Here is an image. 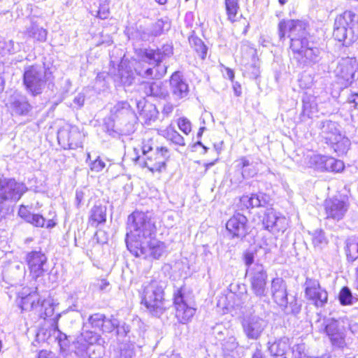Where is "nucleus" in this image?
<instances>
[{
	"instance_id": "79ce46f5",
	"label": "nucleus",
	"mask_w": 358,
	"mask_h": 358,
	"mask_svg": "<svg viewBox=\"0 0 358 358\" xmlns=\"http://www.w3.org/2000/svg\"><path fill=\"white\" fill-rule=\"evenodd\" d=\"M41 306V309H38V311H36L41 317L46 319L47 317H50L54 315L55 308L51 300H42Z\"/></svg>"
},
{
	"instance_id": "13d9d810",
	"label": "nucleus",
	"mask_w": 358,
	"mask_h": 358,
	"mask_svg": "<svg viewBox=\"0 0 358 358\" xmlns=\"http://www.w3.org/2000/svg\"><path fill=\"white\" fill-rule=\"evenodd\" d=\"M178 126L186 135L189 134L192 131L191 122L185 117H180L178 119Z\"/></svg>"
},
{
	"instance_id": "864d4df0",
	"label": "nucleus",
	"mask_w": 358,
	"mask_h": 358,
	"mask_svg": "<svg viewBox=\"0 0 358 358\" xmlns=\"http://www.w3.org/2000/svg\"><path fill=\"white\" fill-rule=\"evenodd\" d=\"M238 346V343L236 341V338L234 336H230L224 341L222 349L226 354L229 355L236 350Z\"/></svg>"
},
{
	"instance_id": "9d476101",
	"label": "nucleus",
	"mask_w": 358,
	"mask_h": 358,
	"mask_svg": "<svg viewBox=\"0 0 358 358\" xmlns=\"http://www.w3.org/2000/svg\"><path fill=\"white\" fill-rule=\"evenodd\" d=\"M291 50L294 59L301 67L312 66L318 63L322 58L321 50L314 46V43L310 41H306L305 44H301V47L299 46L296 50L291 49Z\"/></svg>"
},
{
	"instance_id": "774afa93",
	"label": "nucleus",
	"mask_w": 358,
	"mask_h": 358,
	"mask_svg": "<svg viewBox=\"0 0 358 358\" xmlns=\"http://www.w3.org/2000/svg\"><path fill=\"white\" fill-rule=\"evenodd\" d=\"M155 150L150 143V141H148L147 143H143L142 146V152L143 155L145 157V159H147V156L150 155L152 152H154Z\"/></svg>"
},
{
	"instance_id": "a211bd4d",
	"label": "nucleus",
	"mask_w": 358,
	"mask_h": 358,
	"mask_svg": "<svg viewBox=\"0 0 358 358\" xmlns=\"http://www.w3.org/2000/svg\"><path fill=\"white\" fill-rule=\"evenodd\" d=\"M242 326L248 339L257 340L266 327L267 322L258 316L251 315L243 320Z\"/></svg>"
},
{
	"instance_id": "72a5a7b5",
	"label": "nucleus",
	"mask_w": 358,
	"mask_h": 358,
	"mask_svg": "<svg viewBox=\"0 0 358 358\" xmlns=\"http://www.w3.org/2000/svg\"><path fill=\"white\" fill-rule=\"evenodd\" d=\"M106 221V208L102 206H94L90 211L89 223L96 227Z\"/></svg>"
},
{
	"instance_id": "412c9836",
	"label": "nucleus",
	"mask_w": 358,
	"mask_h": 358,
	"mask_svg": "<svg viewBox=\"0 0 358 358\" xmlns=\"http://www.w3.org/2000/svg\"><path fill=\"white\" fill-rule=\"evenodd\" d=\"M171 91L176 101L185 99L189 92V85L180 71H175L170 78Z\"/></svg>"
},
{
	"instance_id": "f03ea898",
	"label": "nucleus",
	"mask_w": 358,
	"mask_h": 358,
	"mask_svg": "<svg viewBox=\"0 0 358 358\" xmlns=\"http://www.w3.org/2000/svg\"><path fill=\"white\" fill-rule=\"evenodd\" d=\"M155 227L148 213L134 211L128 216L126 234L127 248L138 245V242L148 239L155 232Z\"/></svg>"
},
{
	"instance_id": "f704fd0d",
	"label": "nucleus",
	"mask_w": 358,
	"mask_h": 358,
	"mask_svg": "<svg viewBox=\"0 0 358 358\" xmlns=\"http://www.w3.org/2000/svg\"><path fill=\"white\" fill-rule=\"evenodd\" d=\"M89 326L87 323L83 324V332L79 338L78 342L85 341L89 345H95L94 344H101V337L98 333L89 329Z\"/></svg>"
},
{
	"instance_id": "2eb2a0df",
	"label": "nucleus",
	"mask_w": 358,
	"mask_h": 358,
	"mask_svg": "<svg viewBox=\"0 0 358 358\" xmlns=\"http://www.w3.org/2000/svg\"><path fill=\"white\" fill-rule=\"evenodd\" d=\"M169 151L166 147L157 146L154 152L147 156L143 161V166L147 167L151 172H161L166 167V161L169 159Z\"/></svg>"
},
{
	"instance_id": "f3484780",
	"label": "nucleus",
	"mask_w": 358,
	"mask_h": 358,
	"mask_svg": "<svg viewBox=\"0 0 358 358\" xmlns=\"http://www.w3.org/2000/svg\"><path fill=\"white\" fill-rule=\"evenodd\" d=\"M226 228L232 238L243 239L248 234V218L236 213L227 222Z\"/></svg>"
},
{
	"instance_id": "b1692460",
	"label": "nucleus",
	"mask_w": 358,
	"mask_h": 358,
	"mask_svg": "<svg viewBox=\"0 0 358 358\" xmlns=\"http://www.w3.org/2000/svg\"><path fill=\"white\" fill-rule=\"evenodd\" d=\"M110 117L113 122L121 121L122 124L134 119L136 114L127 101H120L110 109Z\"/></svg>"
},
{
	"instance_id": "58836bf2",
	"label": "nucleus",
	"mask_w": 358,
	"mask_h": 358,
	"mask_svg": "<svg viewBox=\"0 0 358 358\" xmlns=\"http://www.w3.org/2000/svg\"><path fill=\"white\" fill-rule=\"evenodd\" d=\"M20 50V45L13 40L0 41V55L15 54Z\"/></svg>"
},
{
	"instance_id": "4468645a",
	"label": "nucleus",
	"mask_w": 358,
	"mask_h": 358,
	"mask_svg": "<svg viewBox=\"0 0 358 358\" xmlns=\"http://www.w3.org/2000/svg\"><path fill=\"white\" fill-rule=\"evenodd\" d=\"M320 332L326 333L334 346L343 348L345 345V334L339 322L332 318L324 319L319 329Z\"/></svg>"
},
{
	"instance_id": "5701e85b",
	"label": "nucleus",
	"mask_w": 358,
	"mask_h": 358,
	"mask_svg": "<svg viewBox=\"0 0 358 358\" xmlns=\"http://www.w3.org/2000/svg\"><path fill=\"white\" fill-rule=\"evenodd\" d=\"M31 273L34 278L41 276L45 272L44 265L47 257L41 251H31L27 255L26 258Z\"/></svg>"
},
{
	"instance_id": "09e8293b",
	"label": "nucleus",
	"mask_w": 358,
	"mask_h": 358,
	"mask_svg": "<svg viewBox=\"0 0 358 358\" xmlns=\"http://www.w3.org/2000/svg\"><path fill=\"white\" fill-rule=\"evenodd\" d=\"M189 43L199 57L203 59H205L207 55V48L204 45L203 42L197 37H192V38H189Z\"/></svg>"
},
{
	"instance_id": "a878e982",
	"label": "nucleus",
	"mask_w": 358,
	"mask_h": 358,
	"mask_svg": "<svg viewBox=\"0 0 358 358\" xmlns=\"http://www.w3.org/2000/svg\"><path fill=\"white\" fill-rule=\"evenodd\" d=\"M271 294L275 302L280 306L287 303V285L281 278H276L271 282Z\"/></svg>"
},
{
	"instance_id": "ddd939ff",
	"label": "nucleus",
	"mask_w": 358,
	"mask_h": 358,
	"mask_svg": "<svg viewBox=\"0 0 358 358\" xmlns=\"http://www.w3.org/2000/svg\"><path fill=\"white\" fill-rule=\"evenodd\" d=\"M306 299L316 307L324 306L328 300L327 292L316 279L307 278L304 284Z\"/></svg>"
},
{
	"instance_id": "1a4fd4ad",
	"label": "nucleus",
	"mask_w": 358,
	"mask_h": 358,
	"mask_svg": "<svg viewBox=\"0 0 358 358\" xmlns=\"http://www.w3.org/2000/svg\"><path fill=\"white\" fill-rule=\"evenodd\" d=\"M27 189L24 183L17 182L14 178H0V213L3 201H18Z\"/></svg>"
},
{
	"instance_id": "dca6fc26",
	"label": "nucleus",
	"mask_w": 358,
	"mask_h": 358,
	"mask_svg": "<svg viewBox=\"0 0 358 358\" xmlns=\"http://www.w3.org/2000/svg\"><path fill=\"white\" fill-rule=\"evenodd\" d=\"M6 106L13 116H29L33 109L27 98L21 94L11 95L6 103Z\"/></svg>"
},
{
	"instance_id": "052dcab7",
	"label": "nucleus",
	"mask_w": 358,
	"mask_h": 358,
	"mask_svg": "<svg viewBox=\"0 0 358 358\" xmlns=\"http://www.w3.org/2000/svg\"><path fill=\"white\" fill-rule=\"evenodd\" d=\"M53 333L55 334V339L54 341H57L60 346L66 345L67 341L66 334L62 333L59 329L57 327V330H53Z\"/></svg>"
},
{
	"instance_id": "c85d7f7f",
	"label": "nucleus",
	"mask_w": 358,
	"mask_h": 358,
	"mask_svg": "<svg viewBox=\"0 0 358 358\" xmlns=\"http://www.w3.org/2000/svg\"><path fill=\"white\" fill-rule=\"evenodd\" d=\"M75 353L78 358H102L104 349L101 344L88 346L80 345L76 348Z\"/></svg>"
},
{
	"instance_id": "4be33fe9",
	"label": "nucleus",
	"mask_w": 358,
	"mask_h": 358,
	"mask_svg": "<svg viewBox=\"0 0 358 358\" xmlns=\"http://www.w3.org/2000/svg\"><path fill=\"white\" fill-rule=\"evenodd\" d=\"M324 209L327 219L339 221L345 215L348 205L343 200L330 199L325 201Z\"/></svg>"
},
{
	"instance_id": "39448f33",
	"label": "nucleus",
	"mask_w": 358,
	"mask_h": 358,
	"mask_svg": "<svg viewBox=\"0 0 358 358\" xmlns=\"http://www.w3.org/2000/svg\"><path fill=\"white\" fill-rule=\"evenodd\" d=\"M48 72L44 66L40 64L28 65L23 73V85L26 91L33 96L41 94L50 78Z\"/></svg>"
},
{
	"instance_id": "4c0bfd02",
	"label": "nucleus",
	"mask_w": 358,
	"mask_h": 358,
	"mask_svg": "<svg viewBox=\"0 0 358 358\" xmlns=\"http://www.w3.org/2000/svg\"><path fill=\"white\" fill-rule=\"evenodd\" d=\"M345 252L349 261L358 258V238H350L346 241Z\"/></svg>"
},
{
	"instance_id": "49530a36",
	"label": "nucleus",
	"mask_w": 358,
	"mask_h": 358,
	"mask_svg": "<svg viewBox=\"0 0 358 358\" xmlns=\"http://www.w3.org/2000/svg\"><path fill=\"white\" fill-rule=\"evenodd\" d=\"M317 111V103L315 99L310 96H306L303 99V113L310 117L313 114Z\"/></svg>"
},
{
	"instance_id": "bf43d9fd",
	"label": "nucleus",
	"mask_w": 358,
	"mask_h": 358,
	"mask_svg": "<svg viewBox=\"0 0 358 358\" xmlns=\"http://www.w3.org/2000/svg\"><path fill=\"white\" fill-rule=\"evenodd\" d=\"M90 167L92 171L98 173L101 171L106 167V163L100 157H97L90 164Z\"/></svg>"
},
{
	"instance_id": "2f4dec72",
	"label": "nucleus",
	"mask_w": 358,
	"mask_h": 358,
	"mask_svg": "<svg viewBox=\"0 0 358 358\" xmlns=\"http://www.w3.org/2000/svg\"><path fill=\"white\" fill-rule=\"evenodd\" d=\"M168 29L170 27V24L167 21H164L163 20H158L156 22L144 28L142 30V33L141 34V38L143 41L149 40L150 36H157L162 34L164 28Z\"/></svg>"
},
{
	"instance_id": "aec40b11",
	"label": "nucleus",
	"mask_w": 358,
	"mask_h": 358,
	"mask_svg": "<svg viewBox=\"0 0 358 358\" xmlns=\"http://www.w3.org/2000/svg\"><path fill=\"white\" fill-rule=\"evenodd\" d=\"M262 222L265 229L273 233L284 231L286 229V218L273 208L266 210Z\"/></svg>"
},
{
	"instance_id": "a19ab883",
	"label": "nucleus",
	"mask_w": 358,
	"mask_h": 358,
	"mask_svg": "<svg viewBox=\"0 0 358 358\" xmlns=\"http://www.w3.org/2000/svg\"><path fill=\"white\" fill-rule=\"evenodd\" d=\"M227 19L231 22H234L236 20V15L239 10V5L238 0H225L224 1Z\"/></svg>"
},
{
	"instance_id": "473e14b6",
	"label": "nucleus",
	"mask_w": 358,
	"mask_h": 358,
	"mask_svg": "<svg viewBox=\"0 0 358 358\" xmlns=\"http://www.w3.org/2000/svg\"><path fill=\"white\" fill-rule=\"evenodd\" d=\"M268 350L271 355L279 358H286L283 355L289 349V338L283 337L271 343L268 342Z\"/></svg>"
},
{
	"instance_id": "4d7b16f0",
	"label": "nucleus",
	"mask_w": 358,
	"mask_h": 358,
	"mask_svg": "<svg viewBox=\"0 0 358 358\" xmlns=\"http://www.w3.org/2000/svg\"><path fill=\"white\" fill-rule=\"evenodd\" d=\"M115 329L117 330V334L120 338L124 337L122 343L127 342L128 339L129 338V336L128 334L130 331L129 325L124 322L121 324L119 322V325L118 327H115Z\"/></svg>"
},
{
	"instance_id": "7ed1b4c3",
	"label": "nucleus",
	"mask_w": 358,
	"mask_h": 358,
	"mask_svg": "<svg viewBox=\"0 0 358 358\" xmlns=\"http://www.w3.org/2000/svg\"><path fill=\"white\" fill-rule=\"evenodd\" d=\"M334 38L349 46L358 38V15L351 10H346L338 15L334 21Z\"/></svg>"
},
{
	"instance_id": "cd10ccee",
	"label": "nucleus",
	"mask_w": 358,
	"mask_h": 358,
	"mask_svg": "<svg viewBox=\"0 0 358 358\" xmlns=\"http://www.w3.org/2000/svg\"><path fill=\"white\" fill-rule=\"evenodd\" d=\"M314 161L318 164V169L331 172H340L344 169L343 162L333 157L315 156Z\"/></svg>"
},
{
	"instance_id": "6e6d98bb",
	"label": "nucleus",
	"mask_w": 358,
	"mask_h": 358,
	"mask_svg": "<svg viewBox=\"0 0 358 358\" xmlns=\"http://www.w3.org/2000/svg\"><path fill=\"white\" fill-rule=\"evenodd\" d=\"M119 74L122 85L129 86L134 83L135 78L132 71L119 70Z\"/></svg>"
},
{
	"instance_id": "8fccbe9b",
	"label": "nucleus",
	"mask_w": 358,
	"mask_h": 358,
	"mask_svg": "<svg viewBox=\"0 0 358 358\" xmlns=\"http://www.w3.org/2000/svg\"><path fill=\"white\" fill-rule=\"evenodd\" d=\"M105 315L101 313H94L90 315L88 318L87 325L95 329L101 331Z\"/></svg>"
},
{
	"instance_id": "9b49d317",
	"label": "nucleus",
	"mask_w": 358,
	"mask_h": 358,
	"mask_svg": "<svg viewBox=\"0 0 358 358\" xmlns=\"http://www.w3.org/2000/svg\"><path fill=\"white\" fill-rule=\"evenodd\" d=\"M173 296L176 317L180 323L188 322L195 314L196 309L188 304L185 288L181 287L174 289Z\"/></svg>"
},
{
	"instance_id": "338daca9",
	"label": "nucleus",
	"mask_w": 358,
	"mask_h": 358,
	"mask_svg": "<svg viewBox=\"0 0 358 358\" xmlns=\"http://www.w3.org/2000/svg\"><path fill=\"white\" fill-rule=\"evenodd\" d=\"M32 213L27 209V207L21 205L19 210H18V215L19 216L22 218L25 222L27 220L28 217L30 216Z\"/></svg>"
},
{
	"instance_id": "c9c22d12",
	"label": "nucleus",
	"mask_w": 358,
	"mask_h": 358,
	"mask_svg": "<svg viewBox=\"0 0 358 358\" xmlns=\"http://www.w3.org/2000/svg\"><path fill=\"white\" fill-rule=\"evenodd\" d=\"M338 155L345 154L350 148V141L348 138L341 134L336 138V140L329 143Z\"/></svg>"
},
{
	"instance_id": "a18cd8bd",
	"label": "nucleus",
	"mask_w": 358,
	"mask_h": 358,
	"mask_svg": "<svg viewBox=\"0 0 358 358\" xmlns=\"http://www.w3.org/2000/svg\"><path fill=\"white\" fill-rule=\"evenodd\" d=\"M165 137L176 145H185L184 138L173 128L169 127L165 131Z\"/></svg>"
},
{
	"instance_id": "3c124183",
	"label": "nucleus",
	"mask_w": 358,
	"mask_h": 358,
	"mask_svg": "<svg viewBox=\"0 0 358 358\" xmlns=\"http://www.w3.org/2000/svg\"><path fill=\"white\" fill-rule=\"evenodd\" d=\"M312 241L315 247L322 248L328 243L324 232L322 229H316L312 234Z\"/></svg>"
},
{
	"instance_id": "5fc2aeb1",
	"label": "nucleus",
	"mask_w": 358,
	"mask_h": 358,
	"mask_svg": "<svg viewBox=\"0 0 358 358\" xmlns=\"http://www.w3.org/2000/svg\"><path fill=\"white\" fill-rule=\"evenodd\" d=\"M26 222L36 227H44L45 219L40 214L32 213Z\"/></svg>"
},
{
	"instance_id": "423d86ee",
	"label": "nucleus",
	"mask_w": 358,
	"mask_h": 358,
	"mask_svg": "<svg viewBox=\"0 0 358 358\" xmlns=\"http://www.w3.org/2000/svg\"><path fill=\"white\" fill-rule=\"evenodd\" d=\"M287 29L289 30L288 37L290 39V49L301 47L309 41V34L307 31V24L301 20H291L280 21L278 24V35L280 41L285 39Z\"/></svg>"
},
{
	"instance_id": "f8f14e48",
	"label": "nucleus",
	"mask_w": 358,
	"mask_h": 358,
	"mask_svg": "<svg viewBox=\"0 0 358 358\" xmlns=\"http://www.w3.org/2000/svg\"><path fill=\"white\" fill-rule=\"evenodd\" d=\"M251 289L253 294L258 298L262 299L267 296L266 289L267 274L262 264H255L250 268Z\"/></svg>"
},
{
	"instance_id": "603ef678",
	"label": "nucleus",
	"mask_w": 358,
	"mask_h": 358,
	"mask_svg": "<svg viewBox=\"0 0 358 358\" xmlns=\"http://www.w3.org/2000/svg\"><path fill=\"white\" fill-rule=\"evenodd\" d=\"M118 325L119 320L117 318L113 316L110 318L105 317L101 331L103 333H110L115 330V327H118Z\"/></svg>"
},
{
	"instance_id": "de8ad7c7",
	"label": "nucleus",
	"mask_w": 358,
	"mask_h": 358,
	"mask_svg": "<svg viewBox=\"0 0 358 358\" xmlns=\"http://www.w3.org/2000/svg\"><path fill=\"white\" fill-rule=\"evenodd\" d=\"M134 343H122L120 346V357L119 358H134Z\"/></svg>"
},
{
	"instance_id": "e433bc0d",
	"label": "nucleus",
	"mask_w": 358,
	"mask_h": 358,
	"mask_svg": "<svg viewBox=\"0 0 358 358\" xmlns=\"http://www.w3.org/2000/svg\"><path fill=\"white\" fill-rule=\"evenodd\" d=\"M27 33L29 37L34 38L39 42H45L47 38L48 31L43 27L33 23L27 28Z\"/></svg>"
},
{
	"instance_id": "0e129e2a",
	"label": "nucleus",
	"mask_w": 358,
	"mask_h": 358,
	"mask_svg": "<svg viewBox=\"0 0 358 358\" xmlns=\"http://www.w3.org/2000/svg\"><path fill=\"white\" fill-rule=\"evenodd\" d=\"M257 173V169L252 164V166L248 167L241 171L243 178H249L255 176Z\"/></svg>"
},
{
	"instance_id": "6e6552de",
	"label": "nucleus",
	"mask_w": 358,
	"mask_h": 358,
	"mask_svg": "<svg viewBox=\"0 0 358 358\" xmlns=\"http://www.w3.org/2000/svg\"><path fill=\"white\" fill-rule=\"evenodd\" d=\"M138 245L129 247L128 250L136 257L143 256L145 259H159L166 250V244L157 238H152V236L148 237V239H143L138 242Z\"/></svg>"
},
{
	"instance_id": "6ab92c4d",
	"label": "nucleus",
	"mask_w": 358,
	"mask_h": 358,
	"mask_svg": "<svg viewBox=\"0 0 358 358\" xmlns=\"http://www.w3.org/2000/svg\"><path fill=\"white\" fill-rule=\"evenodd\" d=\"M138 90L144 96H151L157 99H166L169 96L167 86L162 81H143L138 85Z\"/></svg>"
},
{
	"instance_id": "f257e3e1",
	"label": "nucleus",
	"mask_w": 358,
	"mask_h": 358,
	"mask_svg": "<svg viewBox=\"0 0 358 358\" xmlns=\"http://www.w3.org/2000/svg\"><path fill=\"white\" fill-rule=\"evenodd\" d=\"M137 56L140 60L152 66L145 68L138 66L135 68L137 75L143 78L159 79L166 73V66L162 62L173 54V48L170 45H164L156 50L151 48H141L136 50Z\"/></svg>"
},
{
	"instance_id": "7c9ffc66",
	"label": "nucleus",
	"mask_w": 358,
	"mask_h": 358,
	"mask_svg": "<svg viewBox=\"0 0 358 358\" xmlns=\"http://www.w3.org/2000/svg\"><path fill=\"white\" fill-rule=\"evenodd\" d=\"M60 316L61 315L59 313L57 314L55 317L52 320V322L51 324L49 325H45L44 327L40 328L38 333L36 334V339L38 341H54L55 334L53 333V330H57V323Z\"/></svg>"
},
{
	"instance_id": "20e7f679",
	"label": "nucleus",
	"mask_w": 358,
	"mask_h": 358,
	"mask_svg": "<svg viewBox=\"0 0 358 358\" xmlns=\"http://www.w3.org/2000/svg\"><path fill=\"white\" fill-rule=\"evenodd\" d=\"M164 287L165 283L157 280H151L143 285L141 303L153 316L160 317L166 310L164 299Z\"/></svg>"
},
{
	"instance_id": "bb28decb",
	"label": "nucleus",
	"mask_w": 358,
	"mask_h": 358,
	"mask_svg": "<svg viewBox=\"0 0 358 358\" xmlns=\"http://www.w3.org/2000/svg\"><path fill=\"white\" fill-rule=\"evenodd\" d=\"M241 202L243 203L247 208L266 207L271 202V197L266 193L258 192L251 194L250 196H242L241 198Z\"/></svg>"
},
{
	"instance_id": "c03bdc74",
	"label": "nucleus",
	"mask_w": 358,
	"mask_h": 358,
	"mask_svg": "<svg viewBox=\"0 0 358 358\" xmlns=\"http://www.w3.org/2000/svg\"><path fill=\"white\" fill-rule=\"evenodd\" d=\"M280 306L283 308L285 313L294 315H298L301 308V305L297 302L294 297L290 301H288L287 299L286 304L280 305Z\"/></svg>"
},
{
	"instance_id": "c756f323",
	"label": "nucleus",
	"mask_w": 358,
	"mask_h": 358,
	"mask_svg": "<svg viewBox=\"0 0 358 358\" xmlns=\"http://www.w3.org/2000/svg\"><path fill=\"white\" fill-rule=\"evenodd\" d=\"M41 297L36 291H34L22 296L20 306L22 310L36 312L38 309H41Z\"/></svg>"
},
{
	"instance_id": "0eeeda50",
	"label": "nucleus",
	"mask_w": 358,
	"mask_h": 358,
	"mask_svg": "<svg viewBox=\"0 0 358 358\" xmlns=\"http://www.w3.org/2000/svg\"><path fill=\"white\" fill-rule=\"evenodd\" d=\"M334 74L336 82L342 87H348L355 84L358 87V64L355 58H341L335 69Z\"/></svg>"
},
{
	"instance_id": "e2e57ef3",
	"label": "nucleus",
	"mask_w": 358,
	"mask_h": 358,
	"mask_svg": "<svg viewBox=\"0 0 358 358\" xmlns=\"http://www.w3.org/2000/svg\"><path fill=\"white\" fill-rule=\"evenodd\" d=\"M254 258V254L252 252H246L244 255L245 264L248 266L247 273H250V268H251L255 265L253 264Z\"/></svg>"
},
{
	"instance_id": "ea45409f",
	"label": "nucleus",
	"mask_w": 358,
	"mask_h": 358,
	"mask_svg": "<svg viewBox=\"0 0 358 358\" xmlns=\"http://www.w3.org/2000/svg\"><path fill=\"white\" fill-rule=\"evenodd\" d=\"M158 113L159 112L155 105L147 103L145 108L141 109V116L145 120V123L150 124L157 118Z\"/></svg>"
},
{
	"instance_id": "37998d69",
	"label": "nucleus",
	"mask_w": 358,
	"mask_h": 358,
	"mask_svg": "<svg viewBox=\"0 0 358 358\" xmlns=\"http://www.w3.org/2000/svg\"><path fill=\"white\" fill-rule=\"evenodd\" d=\"M338 299L343 306L352 305L357 301V298L352 295L351 290L348 287L341 289Z\"/></svg>"
},
{
	"instance_id": "680f3d73",
	"label": "nucleus",
	"mask_w": 358,
	"mask_h": 358,
	"mask_svg": "<svg viewBox=\"0 0 358 358\" xmlns=\"http://www.w3.org/2000/svg\"><path fill=\"white\" fill-rule=\"evenodd\" d=\"M96 16L100 19L105 20L109 16V6L99 4L98 10L96 11Z\"/></svg>"
},
{
	"instance_id": "393cba45",
	"label": "nucleus",
	"mask_w": 358,
	"mask_h": 358,
	"mask_svg": "<svg viewBox=\"0 0 358 358\" xmlns=\"http://www.w3.org/2000/svg\"><path fill=\"white\" fill-rule=\"evenodd\" d=\"M318 127L320 129V136L324 140L327 144L335 141L336 138L341 134L339 129V125L337 122L326 120L320 122Z\"/></svg>"
},
{
	"instance_id": "69168bd1",
	"label": "nucleus",
	"mask_w": 358,
	"mask_h": 358,
	"mask_svg": "<svg viewBox=\"0 0 358 358\" xmlns=\"http://www.w3.org/2000/svg\"><path fill=\"white\" fill-rule=\"evenodd\" d=\"M237 167L241 169V171L248 167L252 166L253 164L245 157H241L237 161Z\"/></svg>"
}]
</instances>
